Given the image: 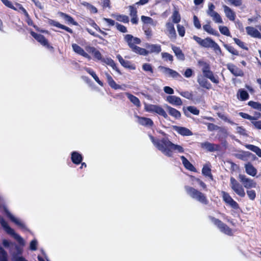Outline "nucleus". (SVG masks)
I'll use <instances>...</instances> for the list:
<instances>
[{"mask_svg":"<svg viewBox=\"0 0 261 261\" xmlns=\"http://www.w3.org/2000/svg\"><path fill=\"white\" fill-rule=\"evenodd\" d=\"M149 138L153 145L166 156L171 157L173 152H184V148L182 146L172 143L167 138H163L162 139H155L151 135H149Z\"/></svg>","mask_w":261,"mask_h":261,"instance_id":"1","label":"nucleus"},{"mask_svg":"<svg viewBox=\"0 0 261 261\" xmlns=\"http://www.w3.org/2000/svg\"><path fill=\"white\" fill-rule=\"evenodd\" d=\"M193 38L201 46L206 48L210 47L213 48L215 51L216 54L217 55H221L222 54L220 46L211 38L207 37L204 39H202L196 36H194Z\"/></svg>","mask_w":261,"mask_h":261,"instance_id":"2","label":"nucleus"},{"mask_svg":"<svg viewBox=\"0 0 261 261\" xmlns=\"http://www.w3.org/2000/svg\"><path fill=\"white\" fill-rule=\"evenodd\" d=\"M124 40L132 50L138 54H145V51L143 48L137 46V44L141 43V40L137 37H133L132 35L127 34L125 35Z\"/></svg>","mask_w":261,"mask_h":261,"instance_id":"3","label":"nucleus"},{"mask_svg":"<svg viewBox=\"0 0 261 261\" xmlns=\"http://www.w3.org/2000/svg\"><path fill=\"white\" fill-rule=\"evenodd\" d=\"M198 64L202 67L201 70L204 76L209 79L213 83H219L218 77L214 75L213 72L210 70V66L208 63L199 61Z\"/></svg>","mask_w":261,"mask_h":261,"instance_id":"4","label":"nucleus"},{"mask_svg":"<svg viewBox=\"0 0 261 261\" xmlns=\"http://www.w3.org/2000/svg\"><path fill=\"white\" fill-rule=\"evenodd\" d=\"M0 223L8 234L13 236L20 244L24 245V242L23 239L16 233L14 230L9 226L7 222L1 217H0Z\"/></svg>","mask_w":261,"mask_h":261,"instance_id":"5","label":"nucleus"},{"mask_svg":"<svg viewBox=\"0 0 261 261\" xmlns=\"http://www.w3.org/2000/svg\"><path fill=\"white\" fill-rule=\"evenodd\" d=\"M144 109L148 112L156 113L165 118H167L168 117V116L165 111L160 106L146 104L144 107Z\"/></svg>","mask_w":261,"mask_h":261,"instance_id":"6","label":"nucleus"},{"mask_svg":"<svg viewBox=\"0 0 261 261\" xmlns=\"http://www.w3.org/2000/svg\"><path fill=\"white\" fill-rule=\"evenodd\" d=\"M230 186L231 189L239 196L244 197L245 192L242 185L233 177L230 178Z\"/></svg>","mask_w":261,"mask_h":261,"instance_id":"7","label":"nucleus"},{"mask_svg":"<svg viewBox=\"0 0 261 261\" xmlns=\"http://www.w3.org/2000/svg\"><path fill=\"white\" fill-rule=\"evenodd\" d=\"M210 219L215 225L218 226L221 231L227 235L230 236L232 234V230L221 221L213 217H210Z\"/></svg>","mask_w":261,"mask_h":261,"instance_id":"8","label":"nucleus"},{"mask_svg":"<svg viewBox=\"0 0 261 261\" xmlns=\"http://www.w3.org/2000/svg\"><path fill=\"white\" fill-rule=\"evenodd\" d=\"M239 179L246 189L256 188L257 184L256 182L252 179L247 178L245 175L239 174Z\"/></svg>","mask_w":261,"mask_h":261,"instance_id":"9","label":"nucleus"},{"mask_svg":"<svg viewBox=\"0 0 261 261\" xmlns=\"http://www.w3.org/2000/svg\"><path fill=\"white\" fill-rule=\"evenodd\" d=\"M164 32L170 39L174 40L176 39V31L172 22L168 21L166 23Z\"/></svg>","mask_w":261,"mask_h":261,"instance_id":"10","label":"nucleus"},{"mask_svg":"<svg viewBox=\"0 0 261 261\" xmlns=\"http://www.w3.org/2000/svg\"><path fill=\"white\" fill-rule=\"evenodd\" d=\"M145 46L146 48V49L144 48L145 54H140V55L146 56L151 53L159 54L161 51V46L159 44L146 43Z\"/></svg>","mask_w":261,"mask_h":261,"instance_id":"11","label":"nucleus"},{"mask_svg":"<svg viewBox=\"0 0 261 261\" xmlns=\"http://www.w3.org/2000/svg\"><path fill=\"white\" fill-rule=\"evenodd\" d=\"M160 71L166 76L172 77L174 79H178L181 77V75L176 71L169 68L164 66H159Z\"/></svg>","mask_w":261,"mask_h":261,"instance_id":"12","label":"nucleus"},{"mask_svg":"<svg viewBox=\"0 0 261 261\" xmlns=\"http://www.w3.org/2000/svg\"><path fill=\"white\" fill-rule=\"evenodd\" d=\"M221 195L223 200L227 205L234 209L239 208L238 204L231 198L228 193L224 191H222Z\"/></svg>","mask_w":261,"mask_h":261,"instance_id":"13","label":"nucleus"},{"mask_svg":"<svg viewBox=\"0 0 261 261\" xmlns=\"http://www.w3.org/2000/svg\"><path fill=\"white\" fill-rule=\"evenodd\" d=\"M201 147L210 152H213L219 150L220 146L217 144L210 143L208 142H204L200 143Z\"/></svg>","mask_w":261,"mask_h":261,"instance_id":"14","label":"nucleus"},{"mask_svg":"<svg viewBox=\"0 0 261 261\" xmlns=\"http://www.w3.org/2000/svg\"><path fill=\"white\" fill-rule=\"evenodd\" d=\"M72 48L73 50L74 53L76 54L81 55L86 58H87L88 60H91V58L90 56H89L85 50L83 48H82L81 46H80L79 45L73 43L72 44Z\"/></svg>","mask_w":261,"mask_h":261,"instance_id":"15","label":"nucleus"},{"mask_svg":"<svg viewBox=\"0 0 261 261\" xmlns=\"http://www.w3.org/2000/svg\"><path fill=\"white\" fill-rule=\"evenodd\" d=\"M166 100L170 104L174 106H180L182 104L181 99L176 96L170 95L166 97Z\"/></svg>","mask_w":261,"mask_h":261,"instance_id":"16","label":"nucleus"},{"mask_svg":"<svg viewBox=\"0 0 261 261\" xmlns=\"http://www.w3.org/2000/svg\"><path fill=\"white\" fill-rule=\"evenodd\" d=\"M173 129L179 134L183 136H190L193 135L192 132L189 129L185 127L174 126Z\"/></svg>","mask_w":261,"mask_h":261,"instance_id":"17","label":"nucleus"},{"mask_svg":"<svg viewBox=\"0 0 261 261\" xmlns=\"http://www.w3.org/2000/svg\"><path fill=\"white\" fill-rule=\"evenodd\" d=\"M31 34L32 36L35 39H36L41 44L47 47V48L50 47V46L48 44L47 40L45 38V37L43 35L38 34L34 32H31Z\"/></svg>","mask_w":261,"mask_h":261,"instance_id":"18","label":"nucleus"},{"mask_svg":"<svg viewBox=\"0 0 261 261\" xmlns=\"http://www.w3.org/2000/svg\"><path fill=\"white\" fill-rule=\"evenodd\" d=\"M5 211L7 216L10 219V220L18 226L21 228L25 229V226L24 224L19 219L15 217L12 215L7 210L5 209Z\"/></svg>","mask_w":261,"mask_h":261,"instance_id":"19","label":"nucleus"},{"mask_svg":"<svg viewBox=\"0 0 261 261\" xmlns=\"http://www.w3.org/2000/svg\"><path fill=\"white\" fill-rule=\"evenodd\" d=\"M197 82L200 86L207 89L211 88L212 85L202 75H199L197 77Z\"/></svg>","mask_w":261,"mask_h":261,"instance_id":"20","label":"nucleus"},{"mask_svg":"<svg viewBox=\"0 0 261 261\" xmlns=\"http://www.w3.org/2000/svg\"><path fill=\"white\" fill-rule=\"evenodd\" d=\"M227 67L228 69L231 72V73H232L235 76H242L244 74V73L242 70L232 64H228L227 65Z\"/></svg>","mask_w":261,"mask_h":261,"instance_id":"21","label":"nucleus"},{"mask_svg":"<svg viewBox=\"0 0 261 261\" xmlns=\"http://www.w3.org/2000/svg\"><path fill=\"white\" fill-rule=\"evenodd\" d=\"M116 57L121 65L124 67L132 70H135L136 69V67L134 65L132 64L129 61L124 60L120 55H117Z\"/></svg>","mask_w":261,"mask_h":261,"instance_id":"22","label":"nucleus"},{"mask_svg":"<svg viewBox=\"0 0 261 261\" xmlns=\"http://www.w3.org/2000/svg\"><path fill=\"white\" fill-rule=\"evenodd\" d=\"M223 8L226 17H227L230 20L234 21L236 18L235 12L229 7L226 5H223Z\"/></svg>","mask_w":261,"mask_h":261,"instance_id":"23","label":"nucleus"},{"mask_svg":"<svg viewBox=\"0 0 261 261\" xmlns=\"http://www.w3.org/2000/svg\"><path fill=\"white\" fill-rule=\"evenodd\" d=\"M135 117L138 119L137 122L142 125L146 126H151L153 124V121L150 118L139 117L138 116H136Z\"/></svg>","mask_w":261,"mask_h":261,"instance_id":"24","label":"nucleus"},{"mask_svg":"<svg viewBox=\"0 0 261 261\" xmlns=\"http://www.w3.org/2000/svg\"><path fill=\"white\" fill-rule=\"evenodd\" d=\"M247 34L252 37L260 38L261 34L255 28L252 27H247L246 28Z\"/></svg>","mask_w":261,"mask_h":261,"instance_id":"25","label":"nucleus"},{"mask_svg":"<svg viewBox=\"0 0 261 261\" xmlns=\"http://www.w3.org/2000/svg\"><path fill=\"white\" fill-rule=\"evenodd\" d=\"M86 50L89 53H92L93 55L94 58L97 60L102 61L103 59H102V56L100 53L95 47L90 46H87L86 47Z\"/></svg>","mask_w":261,"mask_h":261,"instance_id":"26","label":"nucleus"},{"mask_svg":"<svg viewBox=\"0 0 261 261\" xmlns=\"http://www.w3.org/2000/svg\"><path fill=\"white\" fill-rule=\"evenodd\" d=\"M185 189L187 193L192 198L196 199L197 197L199 196L198 193H200L199 191L196 190L195 189L189 187V186H185Z\"/></svg>","mask_w":261,"mask_h":261,"instance_id":"27","label":"nucleus"},{"mask_svg":"<svg viewBox=\"0 0 261 261\" xmlns=\"http://www.w3.org/2000/svg\"><path fill=\"white\" fill-rule=\"evenodd\" d=\"M165 107L166 108L168 111L169 114L171 116H173L176 119H179L180 117L181 114L180 112L176 109L167 105L165 106Z\"/></svg>","mask_w":261,"mask_h":261,"instance_id":"28","label":"nucleus"},{"mask_svg":"<svg viewBox=\"0 0 261 261\" xmlns=\"http://www.w3.org/2000/svg\"><path fill=\"white\" fill-rule=\"evenodd\" d=\"M207 15L210 16L212 20L216 23H222L223 22L222 18L220 14L216 11L212 12Z\"/></svg>","mask_w":261,"mask_h":261,"instance_id":"29","label":"nucleus"},{"mask_svg":"<svg viewBox=\"0 0 261 261\" xmlns=\"http://www.w3.org/2000/svg\"><path fill=\"white\" fill-rule=\"evenodd\" d=\"M237 97L240 100H246L249 98V94L244 89H240L237 92Z\"/></svg>","mask_w":261,"mask_h":261,"instance_id":"30","label":"nucleus"},{"mask_svg":"<svg viewBox=\"0 0 261 261\" xmlns=\"http://www.w3.org/2000/svg\"><path fill=\"white\" fill-rule=\"evenodd\" d=\"M105 74H106L108 84L111 88H112L114 89H116V90L121 88V86H119V85H117L116 83V82L113 80V78L109 74H108V73H106Z\"/></svg>","mask_w":261,"mask_h":261,"instance_id":"31","label":"nucleus"},{"mask_svg":"<svg viewBox=\"0 0 261 261\" xmlns=\"http://www.w3.org/2000/svg\"><path fill=\"white\" fill-rule=\"evenodd\" d=\"M85 70L89 73L90 74L92 77L94 79V80L101 86H103V83L100 81L98 77L95 73V72L91 69L89 68H85Z\"/></svg>","mask_w":261,"mask_h":261,"instance_id":"32","label":"nucleus"},{"mask_svg":"<svg viewBox=\"0 0 261 261\" xmlns=\"http://www.w3.org/2000/svg\"><path fill=\"white\" fill-rule=\"evenodd\" d=\"M172 49L173 52L174 53L175 56L179 60L183 61L185 59V56L182 53V51L181 50V49L179 47H176L175 46H172Z\"/></svg>","mask_w":261,"mask_h":261,"instance_id":"33","label":"nucleus"},{"mask_svg":"<svg viewBox=\"0 0 261 261\" xmlns=\"http://www.w3.org/2000/svg\"><path fill=\"white\" fill-rule=\"evenodd\" d=\"M246 148L254 152L259 157L261 158V149L256 146L251 144H247L245 145Z\"/></svg>","mask_w":261,"mask_h":261,"instance_id":"34","label":"nucleus"},{"mask_svg":"<svg viewBox=\"0 0 261 261\" xmlns=\"http://www.w3.org/2000/svg\"><path fill=\"white\" fill-rule=\"evenodd\" d=\"M112 16L115 18L117 20L122 22L123 23H128L129 18L127 16L120 14H112Z\"/></svg>","mask_w":261,"mask_h":261,"instance_id":"35","label":"nucleus"},{"mask_svg":"<svg viewBox=\"0 0 261 261\" xmlns=\"http://www.w3.org/2000/svg\"><path fill=\"white\" fill-rule=\"evenodd\" d=\"M180 159L181 160L182 163L185 166V167L190 170L194 171L195 168L194 166L190 163V162L184 156H181Z\"/></svg>","mask_w":261,"mask_h":261,"instance_id":"36","label":"nucleus"},{"mask_svg":"<svg viewBox=\"0 0 261 261\" xmlns=\"http://www.w3.org/2000/svg\"><path fill=\"white\" fill-rule=\"evenodd\" d=\"M71 159L74 164H79L82 160V157L78 152H73L71 154Z\"/></svg>","mask_w":261,"mask_h":261,"instance_id":"37","label":"nucleus"},{"mask_svg":"<svg viewBox=\"0 0 261 261\" xmlns=\"http://www.w3.org/2000/svg\"><path fill=\"white\" fill-rule=\"evenodd\" d=\"M245 169L247 174L254 176L256 174V170L250 164L248 163L245 165Z\"/></svg>","mask_w":261,"mask_h":261,"instance_id":"38","label":"nucleus"},{"mask_svg":"<svg viewBox=\"0 0 261 261\" xmlns=\"http://www.w3.org/2000/svg\"><path fill=\"white\" fill-rule=\"evenodd\" d=\"M203 29L210 34H212L215 36H218V32L215 30L212 27L208 24H205L203 26Z\"/></svg>","mask_w":261,"mask_h":261,"instance_id":"39","label":"nucleus"},{"mask_svg":"<svg viewBox=\"0 0 261 261\" xmlns=\"http://www.w3.org/2000/svg\"><path fill=\"white\" fill-rule=\"evenodd\" d=\"M101 61L110 66L113 69L115 70L117 72H119V70L117 68L115 63L112 59L109 58L103 59Z\"/></svg>","mask_w":261,"mask_h":261,"instance_id":"40","label":"nucleus"},{"mask_svg":"<svg viewBox=\"0 0 261 261\" xmlns=\"http://www.w3.org/2000/svg\"><path fill=\"white\" fill-rule=\"evenodd\" d=\"M126 95L129 100L137 107H140V102L139 99L136 96L129 94L126 93Z\"/></svg>","mask_w":261,"mask_h":261,"instance_id":"41","label":"nucleus"},{"mask_svg":"<svg viewBox=\"0 0 261 261\" xmlns=\"http://www.w3.org/2000/svg\"><path fill=\"white\" fill-rule=\"evenodd\" d=\"M59 14L61 17L63 18L67 21H68L74 25H77V23L75 21H74L73 19L69 15H68L63 12H60L59 13Z\"/></svg>","mask_w":261,"mask_h":261,"instance_id":"42","label":"nucleus"},{"mask_svg":"<svg viewBox=\"0 0 261 261\" xmlns=\"http://www.w3.org/2000/svg\"><path fill=\"white\" fill-rule=\"evenodd\" d=\"M172 21L175 23H177L180 22L181 17L180 15L177 10H174L172 15Z\"/></svg>","mask_w":261,"mask_h":261,"instance_id":"43","label":"nucleus"},{"mask_svg":"<svg viewBox=\"0 0 261 261\" xmlns=\"http://www.w3.org/2000/svg\"><path fill=\"white\" fill-rule=\"evenodd\" d=\"M82 4L85 6L90 11L91 13H96L97 12V8L89 3L84 2L82 3Z\"/></svg>","mask_w":261,"mask_h":261,"instance_id":"44","label":"nucleus"},{"mask_svg":"<svg viewBox=\"0 0 261 261\" xmlns=\"http://www.w3.org/2000/svg\"><path fill=\"white\" fill-rule=\"evenodd\" d=\"M198 194H199V196L197 197V198L195 200L198 201L199 202L203 204H207L208 203V200L206 199V196L204 195V194H203L201 192L198 193Z\"/></svg>","mask_w":261,"mask_h":261,"instance_id":"45","label":"nucleus"},{"mask_svg":"<svg viewBox=\"0 0 261 261\" xmlns=\"http://www.w3.org/2000/svg\"><path fill=\"white\" fill-rule=\"evenodd\" d=\"M141 19L142 21L144 23L150 24L153 25H155L153 20L150 17L142 16Z\"/></svg>","mask_w":261,"mask_h":261,"instance_id":"46","label":"nucleus"},{"mask_svg":"<svg viewBox=\"0 0 261 261\" xmlns=\"http://www.w3.org/2000/svg\"><path fill=\"white\" fill-rule=\"evenodd\" d=\"M218 117L221 119L222 120H224L225 122H227L232 125L236 124L235 123H234L232 121H231L230 119H229L227 115H226L225 114L221 113H218Z\"/></svg>","mask_w":261,"mask_h":261,"instance_id":"47","label":"nucleus"},{"mask_svg":"<svg viewBox=\"0 0 261 261\" xmlns=\"http://www.w3.org/2000/svg\"><path fill=\"white\" fill-rule=\"evenodd\" d=\"M219 29L220 33L222 34L227 36H230V32L227 27H226L225 26H219Z\"/></svg>","mask_w":261,"mask_h":261,"instance_id":"48","label":"nucleus"},{"mask_svg":"<svg viewBox=\"0 0 261 261\" xmlns=\"http://www.w3.org/2000/svg\"><path fill=\"white\" fill-rule=\"evenodd\" d=\"M248 105L254 109H256L261 111V103H260L253 101H250L248 102Z\"/></svg>","mask_w":261,"mask_h":261,"instance_id":"49","label":"nucleus"},{"mask_svg":"<svg viewBox=\"0 0 261 261\" xmlns=\"http://www.w3.org/2000/svg\"><path fill=\"white\" fill-rule=\"evenodd\" d=\"M176 28L179 35L181 37H184L185 34V27L183 25L178 24L177 25Z\"/></svg>","mask_w":261,"mask_h":261,"instance_id":"50","label":"nucleus"},{"mask_svg":"<svg viewBox=\"0 0 261 261\" xmlns=\"http://www.w3.org/2000/svg\"><path fill=\"white\" fill-rule=\"evenodd\" d=\"M136 5H133L129 6V15L130 16H137V8L136 7Z\"/></svg>","mask_w":261,"mask_h":261,"instance_id":"51","label":"nucleus"},{"mask_svg":"<svg viewBox=\"0 0 261 261\" xmlns=\"http://www.w3.org/2000/svg\"><path fill=\"white\" fill-rule=\"evenodd\" d=\"M162 57L165 61H169L170 62H172L173 60V56L167 53H162Z\"/></svg>","mask_w":261,"mask_h":261,"instance_id":"52","label":"nucleus"},{"mask_svg":"<svg viewBox=\"0 0 261 261\" xmlns=\"http://www.w3.org/2000/svg\"><path fill=\"white\" fill-rule=\"evenodd\" d=\"M233 39L234 42L239 47H240L241 48L244 49L245 50H248V48L245 46V43L243 41H242L240 39L236 38H234Z\"/></svg>","mask_w":261,"mask_h":261,"instance_id":"53","label":"nucleus"},{"mask_svg":"<svg viewBox=\"0 0 261 261\" xmlns=\"http://www.w3.org/2000/svg\"><path fill=\"white\" fill-rule=\"evenodd\" d=\"M202 172L203 175L208 176V177H210L211 178L212 177V174L211 173V169L208 167H207L206 166H204L202 168Z\"/></svg>","mask_w":261,"mask_h":261,"instance_id":"54","label":"nucleus"},{"mask_svg":"<svg viewBox=\"0 0 261 261\" xmlns=\"http://www.w3.org/2000/svg\"><path fill=\"white\" fill-rule=\"evenodd\" d=\"M239 115L244 119H247L251 120V121H252V120H257V117H252V116L248 115V114H246L245 113L240 112V113H239Z\"/></svg>","mask_w":261,"mask_h":261,"instance_id":"55","label":"nucleus"},{"mask_svg":"<svg viewBox=\"0 0 261 261\" xmlns=\"http://www.w3.org/2000/svg\"><path fill=\"white\" fill-rule=\"evenodd\" d=\"M224 47L231 54L234 55H239L238 51L236 49H235L233 47L228 45H224Z\"/></svg>","mask_w":261,"mask_h":261,"instance_id":"56","label":"nucleus"},{"mask_svg":"<svg viewBox=\"0 0 261 261\" xmlns=\"http://www.w3.org/2000/svg\"><path fill=\"white\" fill-rule=\"evenodd\" d=\"M142 68L143 69L147 72H150V73H153V68L151 64L148 63H144L142 65Z\"/></svg>","mask_w":261,"mask_h":261,"instance_id":"57","label":"nucleus"},{"mask_svg":"<svg viewBox=\"0 0 261 261\" xmlns=\"http://www.w3.org/2000/svg\"><path fill=\"white\" fill-rule=\"evenodd\" d=\"M187 110L193 114L194 115H198L199 113V111L196 107L194 106H189L187 107Z\"/></svg>","mask_w":261,"mask_h":261,"instance_id":"58","label":"nucleus"},{"mask_svg":"<svg viewBox=\"0 0 261 261\" xmlns=\"http://www.w3.org/2000/svg\"><path fill=\"white\" fill-rule=\"evenodd\" d=\"M102 20L105 21L107 23V25L108 27H110L114 26V25L116 26V23H115L114 20H113L111 19L103 18Z\"/></svg>","mask_w":261,"mask_h":261,"instance_id":"59","label":"nucleus"},{"mask_svg":"<svg viewBox=\"0 0 261 261\" xmlns=\"http://www.w3.org/2000/svg\"><path fill=\"white\" fill-rule=\"evenodd\" d=\"M0 260L8 261L7 259V253L3 248H0Z\"/></svg>","mask_w":261,"mask_h":261,"instance_id":"60","label":"nucleus"},{"mask_svg":"<svg viewBox=\"0 0 261 261\" xmlns=\"http://www.w3.org/2000/svg\"><path fill=\"white\" fill-rule=\"evenodd\" d=\"M116 27L119 31L122 33H126L127 31V29L125 26L118 23H116Z\"/></svg>","mask_w":261,"mask_h":261,"instance_id":"61","label":"nucleus"},{"mask_svg":"<svg viewBox=\"0 0 261 261\" xmlns=\"http://www.w3.org/2000/svg\"><path fill=\"white\" fill-rule=\"evenodd\" d=\"M193 23L194 26L198 29H200L201 28V24L198 18V17L194 15L193 17Z\"/></svg>","mask_w":261,"mask_h":261,"instance_id":"62","label":"nucleus"},{"mask_svg":"<svg viewBox=\"0 0 261 261\" xmlns=\"http://www.w3.org/2000/svg\"><path fill=\"white\" fill-rule=\"evenodd\" d=\"M236 130L238 133L243 136H247L246 130L245 128L241 126H238L236 128Z\"/></svg>","mask_w":261,"mask_h":261,"instance_id":"63","label":"nucleus"},{"mask_svg":"<svg viewBox=\"0 0 261 261\" xmlns=\"http://www.w3.org/2000/svg\"><path fill=\"white\" fill-rule=\"evenodd\" d=\"M251 123L257 129H261V121H256V120H252Z\"/></svg>","mask_w":261,"mask_h":261,"instance_id":"64","label":"nucleus"}]
</instances>
